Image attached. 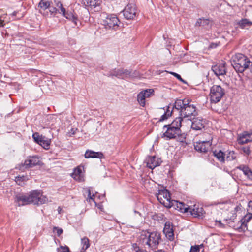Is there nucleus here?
Wrapping results in <instances>:
<instances>
[{"label":"nucleus","mask_w":252,"mask_h":252,"mask_svg":"<svg viewBox=\"0 0 252 252\" xmlns=\"http://www.w3.org/2000/svg\"><path fill=\"white\" fill-rule=\"evenodd\" d=\"M211 145L209 141H203L195 142L194 146L197 151L200 153H206L210 149Z\"/></svg>","instance_id":"obj_13"},{"label":"nucleus","mask_w":252,"mask_h":252,"mask_svg":"<svg viewBox=\"0 0 252 252\" xmlns=\"http://www.w3.org/2000/svg\"><path fill=\"white\" fill-rule=\"evenodd\" d=\"M4 26V21L1 19H0V27H3Z\"/></svg>","instance_id":"obj_50"},{"label":"nucleus","mask_w":252,"mask_h":252,"mask_svg":"<svg viewBox=\"0 0 252 252\" xmlns=\"http://www.w3.org/2000/svg\"><path fill=\"white\" fill-rule=\"evenodd\" d=\"M42 164L38 156H29L28 158L25 160L24 163L18 165L17 168L20 170H24L25 169L32 168L36 165H41Z\"/></svg>","instance_id":"obj_7"},{"label":"nucleus","mask_w":252,"mask_h":252,"mask_svg":"<svg viewBox=\"0 0 252 252\" xmlns=\"http://www.w3.org/2000/svg\"><path fill=\"white\" fill-rule=\"evenodd\" d=\"M61 12L63 15L65 17L66 19L72 20L76 25L77 24V17L75 16L71 12L66 11L65 9L63 6V5H61Z\"/></svg>","instance_id":"obj_23"},{"label":"nucleus","mask_w":252,"mask_h":252,"mask_svg":"<svg viewBox=\"0 0 252 252\" xmlns=\"http://www.w3.org/2000/svg\"><path fill=\"white\" fill-rule=\"evenodd\" d=\"M231 64L236 71L242 73L248 68L250 64L252 65V63L244 55L238 53L233 57Z\"/></svg>","instance_id":"obj_4"},{"label":"nucleus","mask_w":252,"mask_h":252,"mask_svg":"<svg viewBox=\"0 0 252 252\" xmlns=\"http://www.w3.org/2000/svg\"><path fill=\"white\" fill-rule=\"evenodd\" d=\"M174 108L179 111L180 116L182 121L183 118H187L188 120H191V117L197 115L196 107L193 104H190L188 99H177L174 104Z\"/></svg>","instance_id":"obj_2"},{"label":"nucleus","mask_w":252,"mask_h":252,"mask_svg":"<svg viewBox=\"0 0 252 252\" xmlns=\"http://www.w3.org/2000/svg\"><path fill=\"white\" fill-rule=\"evenodd\" d=\"M216 222L217 223H218V226L220 227H223L224 226V225L221 223V221L220 220H217L216 221Z\"/></svg>","instance_id":"obj_49"},{"label":"nucleus","mask_w":252,"mask_h":252,"mask_svg":"<svg viewBox=\"0 0 252 252\" xmlns=\"http://www.w3.org/2000/svg\"><path fill=\"white\" fill-rule=\"evenodd\" d=\"M199 248L198 246H191L189 252H199Z\"/></svg>","instance_id":"obj_43"},{"label":"nucleus","mask_w":252,"mask_h":252,"mask_svg":"<svg viewBox=\"0 0 252 252\" xmlns=\"http://www.w3.org/2000/svg\"><path fill=\"white\" fill-rule=\"evenodd\" d=\"M172 207H173L175 209H177L182 213L189 212V206H188L187 205L182 202L174 200H172L171 204V208Z\"/></svg>","instance_id":"obj_16"},{"label":"nucleus","mask_w":252,"mask_h":252,"mask_svg":"<svg viewBox=\"0 0 252 252\" xmlns=\"http://www.w3.org/2000/svg\"><path fill=\"white\" fill-rule=\"evenodd\" d=\"M54 2H55L56 6L59 7L60 10H61V5H63L61 2L60 0H54Z\"/></svg>","instance_id":"obj_45"},{"label":"nucleus","mask_w":252,"mask_h":252,"mask_svg":"<svg viewBox=\"0 0 252 252\" xmlns=\"http://www.w3.org/2000/svg\"><path fill=\"white\" fill-rule=\"evenodd\" d=\"M28 180L27 177L24 176H17L15 177V181L16 183L20 186H23L24 182Z\"/></svg>","instance_id":"obj_33"},{"label":"nucleus","mask_w":252,"mask_h":252,"mask_svg":"<svg viewBox=\"0 0 252 252\" xmlns=\"http://www.w3.org/2000/svg\"><path fill=\"white\" fill-rule=\"evenodd\" d=\"M252 141V133H248L244 132L242 135L240 136L238 141L239 144H243L247 143Z\"/></svg>","instance_id":"obj_24"},{"label":"nucleus","mask_w":252,"mask_h":252,"mask_svg":"<svg viewBox=\"0 0 252 252\" xmlns=\"http://www.w3.org/2000/svg\"><path fill=\"white\" fill-rule=\"evenodd\" d=\"M236 156L234 151H230L226 157V159L228 160H232L236 158Z\"/></svg>","instance_id":"obj_38"},{"label":"nucleus","mask_w":252,"mask_h":252,"mask_svg":"<svg viewBox=\"0 0 252 252\" xmlns=\"http://www.w3.org/2000/svg\"><path fill=\"white\" fill-rule=\"evenodd\" d=\"M51 13L56 14L57 13V11H58V9L54 7L50 8V9L49 10Z\"/></svg>","instance_id":"obj_46"},{"label":"nucleus","mask_w":252,"mask_h":252,"mask_svg":"<svg viewBox=\"0 0 252 252\" xmlns=\"http://www.w3.org/2000/svg\"><path fill=\"white\" fill-rule=\"evenodd\" d=\"M101 2L100 0H82V3L85 6L94 7V8L99 6Z\"/></svg>","instance_id":"obj_28"},{"label":"nucleus","mask_w":252,"mask_h":252,"mask_svg":"<svg viewBox=\"0 0 252 252\" xmlns=\"http://www.w3.org/2000/svg\"><path fill=\"white\" fill-rule=\"evenodd\" d=\"M213 155L220 162H224L225 154L221 150H215L213 152Z\"/></svg>","instance_id":"obj_29"},{"label":"nucleus","mask_w":252,"mask_h":252,"mask_svg":"<svg viewBox=\"0 0 252 252\" xmlns=\"http://www.w3.org/2000/svg\"><path fill=\"white\" fill-rule=\"evenodd\" d=\"M175 109L174 106L172 107V110H170V107L168 106L166 109V111H165L164 114H163L161 118L159 119V121H163L166 119H167L169 117H170L173 113V109Z\"/></svg>","instance_id":"obj_31"},{"label":"nucleus","mask_w":252,"mask_h":252,"mask_svg":"<svg viewBox=\"0 0 252 252\" xmlns=\"http://www.w3.org/2000/svg\"><path fill=\"white\" fill-rule=\"evenodd\" d=\"M212 22L208 19L200 18L195 23L196 26H202L205 28L211 27Z\"/></svg>","instance_id":"obj_27"},{"label":"nucleus","mask_w":252,"mask_h":252,"mask_svg":"<svg viewBox=\"0 0 252 252\" xmlns=\"http://www.w3.org/2000/svg\"><path fill=\"white\" fill-rule=\"evenodd\" d=\"M161 234L158 231L143 230L139 237V243L145 249H156L161 241Z\"/></svg>","instance_id":"obj_1"},{"label":"nucleus","mask_w":252,"mask_h":252,"mask_svg":"<svg viewBox=\"0 0 252 252\" xmlns=\"http://www.w3.org/2000/svg\"><path fill=\"white\" fill-rule=\"evenodd\" d=\"M86 158H99L101 159L104 158L103 154L101 152H94L92 150H87L85 155Z\"/></svg>","instance_id":"obj_20"},{"label":"nucleus","mask_w":252,"mask_h":252,"mask_svg":"<svg viewBox=\"0 0 252 252\" xmlns=\"http://www.w3.org/2000/svg\"><path fill=\"white\" fill-rule=\"evenodd\" d=\"M84 169L83 166H78L74 169L73 173H72V177L79 182H82L84 180V176L83 174V170Z\"/></svg>","instance_id":"obj_18"},{"label":"nucleus","mask_w":252,"mask_h":252,"mask_svg":"<svg viewBox=\"0 0 252 252\" xmlns=\"http://www.w3.org/2000/svg\"><path fill=\"white\" fill-rule=\"evenodd\" d=\"M53 232H56L57 235L59 237L63 232V230L62 228H60L58 227L54 226L53 229Z\"/></svg>","instance_id":"obj_39"},{"label":"nucleus","mask_w":252,"mask_h":252,"mask_svg":"<svg viewBox=\"0 0 252 252\" xmlns=\"http://www.w3.org/2000/svg\"><path fill=\"white\" fill-rule=\"evenodd\" d=\"M72 134H74V133H75L74 131H72Z\"/></svg>","instance_id":"obj_55"},{"label":"nucleus","mask_w":252,"mask_h":252,"mask_svg":"<svg viewBox=\"0 0 252 252\" xmlns=\"http://www.w3.org/2000/svg\"><path fill=\"white\" fill-rule=\"evenodd\" d=\"M154 93L153 89H147L140 92L137 95V101L141 106L145 105V99L149 97Z\"/></svg>","instance_id":"obj_11"},{"label":"nucleus","mask_w":252,"mask_h":252,"mask_svg":"<svg viewBox=\"0 0 252 252\" xmlns=\"http://www.w3.org/2000/svg\"><path fill=\"white\" fill-rule=\"evenodd\" d=\"M159 202L167 208H171L172 200L171 199L169 192L166 189L159 190L157 194Z\"/></svg>","instance_id":"obj_8"},{"label":"nucleus","mask_w":252,"mask_h":252,"mask_svg":"<svg viewBox=\"0 0 252 252\" xmlns=\"http://www.w3.org/2000/svg\"><path fill=\"white\" fill-rule=\"evenodd\" d=\"M72 134H74V133H75L74 131H72Z\"/></svg>","instance_id":"obj_56"},{"label":"nucleus","mask_w":252,"mask_h":252,"mask_svg":"<svg viewBox=\"0 0 252 252\" xmlns=\"http://www.w3.org/2000/svg\"><path fill=\"white\" fill-rule=\"evenodd\" d=\"M182 119L176 118L170 124L165 125L164 127H167V130L163 134L166 139L174 138L181 134Z\"/></svg>","instance_id":"obj_3"},{"label":"nucleus","mask_w":252,"mask_h":252,"mask_svg":"<svg viewBox=\"0 0 252 252\" xmlns=\"http://www.w3.org/2000/svg\"><path fill=\"white\" fill-rule=\"evenodd\" d=\"M81 245H82L81 250L80 252H85L86 250L90 247L89 239L84 237L81 239Z\"/></svg>","instance_id":"obj_30"},{"label":"nucleus","mask_w":252,"mask_h":252,"mask_svg":"<svg viewBox=\"0 0 252 252\" xmlns=\"http://www.w3.org/2000/svg\"><path fill=\"white\" fill-rule=\"evenodd\" d=\"M250 25H252V22H250Z\"/></svg>","instance_id":"obj_57"},{"label":"nucleus","mask_w":252,"mask_h":252,"mask_svg":"<svg viewBox=\"0 0 252 252\" xmlns=\"http://www.w3.org/2000/svg\"><path fill=\"white\" fill-rule=\"evenodd\" d=\"M189 212L195 217H202L204 211L202 207H199L198 205L195 204L193 206H189Z\"/></svg>","instance_id":"obj_17"},{"label":"nucleus","mask_w":252,"mask_h":252,"mask_svg":"<svg viewBox=\"0 0 252 252\" xmlns=\"http://www.w3.org/2000/svg\"><path fill=\"white\" fill-rule=\"evenodd\" d=\"M155 252H165V251L163 250L160 249V250H158L157 251H156Z\"/></svg>","instance_id":"obj_51"},{"label":"nucleus","mask_w":252,"mask_h":252,"mask_svg":"<svg viewBox=\"0 0 252 252\" xmlns=\"http://www.w3.org/2000/svg\"><path fill=\"white\" fill-rule=\"evenodd\" d=\"M60 248L61 250L58 249V252H70L69 248L67 246H61Z\"/></svg>","instance_id":"obj_40"},{"label":"nucleus","mask_w":252,"mask_h":252,"mask_svg":"<svg viewBox=\"0 0 252 252\" xmlns=\"http://www.w3.org/2000/svg\"><path fill=\"white\" fill-rule=\"evenodd\" d=\"M88 198L90 199V200L94 201V195L93 194V195L91 196L90 190H88Z\"/></svg>","instance_id":"obj_47"},{"label":"nucleus","mask_w":252,"mask_h":252,"mask_svg":"<svg viewBox=\"0 0 252 252\" xmlns=\"http://www.w3.org/2000/svg\"><path fill=\"white\" fill-rule=\"evenodd\" d=\"M234 227V229L238 230L239 232H245L246 230L252 231V229L249 228L247 223H245L241 220Z\"/></svg>","instance_id":"obj_25"},{"label":"nucleus","mask_w":252,"mask_h":252,"mask_svg":"<svg viewBox=\"0 0 252 252\" xmlns=\"http://www.w3.org/2000/svg\"><path fill=\"white\" fill-rule=\"evenodd\" d=\"M242 150L243 152L247 155H249L250 153V148L248 147H243Z\"/></svg>","instance_id":"obj_44"},{"label":"nucleus","mask_w":252,"mask_h":252,"mask_svg":"<svg viewBox=\"0 0 252 252\" xmlns=\"http://www.w3.org/2000/svg\"><path fill=\"white\" fill-rule=\"evenodd\" d=\"M163 233L165 235L166 238L170 241H172L174 238L173 226L171 222H166L165 223L163 228Z\"/></svg>","instance_id":"obj_15"},{"label":"nucleus","mask_w":252,"mask_h":252,"mask_svg":"<svg viewBox=\"0 0 252 252\" xmlns=\"http://www.w3.org/2000/svg\"><path fill=\"white\" fill-rule=\"evenodd\" d=\"M251 219H252V213H250L246 215L244 218L241 219V220L243 222L245 223H247L248 225V223H250L249 221Z\"/></svg>","instance_id":"obj_36"},{"label":"nucleus","mask_w":252,"mask_h":252,"mask_svg":"<svg viewBox=\"0 0 252 252\" xmlns=\"http://www.w3.org/2000/svg\"><path fill=\"white\" fill-rule=\"evenodd\" d=\"M16 198L17 201H22L23 202L22 205L30 204L29 195L17 196Z\"/></svg>","instance_id":"obj_32"},{"label":"nucleus","mask_w":252,"mask_h":252,"mask_svg":"<svg viewBox=\"0 0 252 252\" xmlns=\"http://www.w3.org/2000/svg\"><path fill=\"white\" fill-rule=\"evenodd\" d=\"M30 203L34 205H41L48 201V198L42 195L40 191L35 190L31 191L29 195Z\"/></svg>","instance_id":"obj_6"},{"label":"nucleus","mask_w":252,"mask_h":252,"mask_svg":"<svg viewBox=\"0 0 252 252\" xmlns=\"http://www.w3.org/2000/svg\"><path fill=\"white\" fill-rule=\"evenodd\" d=\"M119 22L118 18L115 15H109L105 20L103 21L104 26L107 29H116L119 27L118 25Z\"/></svg>","instance_id":"obj_10"},{"label":"nucleus","mask_w":252,"mask_h":252,"mask_svg":"<svg viewBox=\"0 0 252 252\" xmlns=\"http://www.w3.org/2000/svg\"><path fill=\"white\" fill-rule=\"evenodd\" d=\"M34 141L40 145L45 149H49L51 144V140L42 135H40L38 132H35L32 134Z\"/></svg>","instance_id":"obj_9"},{"label":"nucleus","mask_w":252,"mask_h":252,"mask_svg":"<svg viewBox=\"0 0 252 252\" xmlns=\"http://www.w3.org/2000/svg\"><path fill=\"white\" fill-rule=\"evenodd\" d=\"M237 168L241 170L249 179L252 181V171L247 166L240 165Z\"/></svg>","instance_id":"obj_26"},{"label":"nucleus","mask_w":252,"mask_h":252,"mask_svg":"<svg viewBox=\"0 0 252 252\" xmlns=\"http://www.w3.org/2000/svg\"><path fill=\"white\" fill-rule=\"evenodd\" d=\"M128 75L129 76V77H130L132 78H135V77H137L139 76V72L136 70H134V71L131 70L130 71H128H128H127V76Z\"/></svg>","instance_id":"obj_37"},{"label":"nucleus","mask_w":252,"mask_h":252,"mask_svg":"<svg viewBox=\"0 0 252 252\" xmlns=\"http://www.w3.org/2000/svg\"><path fill=\"white\" fill-rule=\"evenodd\" d=\"M249 228L252 229V227L251 223H248Z\"/></svg>","instance_id":"obj_52"},{"label":"nucleus","mask_w":252,"mask_h":252,"mask_svg":"<svg viewBox=\"0 0 252 252\" xmlns=\"http://www.w3.org/2000/svg\"><path fill=\"white\" fill-rule=\"evenodd\" d=\"M126 9V7H125L123 11V12H125V10Z\"/></svg>","instance_id":"obj_54"},{"label":"nucleus","mask_w":252,"mask_h":252,"mask_svg":"<svg viewBox=\"0 0 252 252\" xmlns=\"http://www.w3.org/2000/svg\"><path fill=\"white\" fill-rule=\"evenodd\" d=\"M161 162V159L155 156H149L145 160L147 166L152 169L159 166Z\"/></svg>","instance_id":"obj_12"},{"label":"nucleus","mask_w":252,"mask_h":252,"mask_svg":"<svg viewBox=\"0 0 252 252\" xmlns=\"http://www.w3.org/2000/svg\"><path fill=\"white\" fill-rule=\"evenodd\" d=\"M17 13V12H16V11L13 12V13H12V15H13V16H16V15Z\"/></svg>","instance_id":"obj_53"},{"label":"nucleus","mask_w":252,"mask_h":252,"mask_svg":"<svg viewBox=\"0 0 252 252\" xmlns=\"http://www.w3.org/2000/svg\"><path fill=\"white\" fill-rule=\"evenodd\" d=\"M167 72H169L171 74L173 75L174 76L176 77L180 81H181L183 82H185L184 80L182 78L181 76L179 74H178L175 72H168V71H167Z\"/></svg>","instance_id":"obj_42"},{"label":"nucleus","mask_w":252,"mask_h":252,"mask_svg":"<svg viewBox=\"0 0 252 252\" xmlns=\"http://www.w3.org/2000/svg\"><path fill=\"white\" fill-rule=\"evenodd\" d=\"M225 63H221L214 65L212 67V71L217 76L223 75L226 73Z\"/></svg>","instance_id":"obj_14"},{"label":"nucleus","mask_w":252,"mask_h":252,"mask_svg":"<svg viewBox=\"0 0 252 252\" xmlns=\"http://www.w3.org/2000/svg\"><path fill=\"white\" fill-rule=\"evenodd\" d=\"M105 75L108 76H115L118 78L124 79L126 77V72L123 69H115Z\"/></svg>","instance_id":"obj_21"},{"label":"nucleus","mask_w":252,"mask_h":252,"mask_svg":"<svg viewBox=\"0 0 252 252\" xmlns=\"http://www.w3.org/2000/svg\"><path fill=\"white\" fill-rule=\"evenodd\" d=\"M204 125L203 120L198 118H193L191 124V128L195 130H200L204 128Z\"/></svg>","instance_id":"obj_22"},{"label":"nucleus","mask_w":252,"mask_h":252,"mask_svg":"<svg viewBox=\"0 0 252 252\" xmlns=\"http://www.w3.org/2000/svg\"><path fill=\"white\" fill-rule=\"evenodd\" d=\"M247 211L252 212V201H250L248 203Z\"/></svg>","instance_id":"obj_48"},{"label":"nucleus","mask_w":252,"mask_h":252,"mask_svg":"<svg viewBox=\"0 0 252 252\" xmlns=\"http://www.w3.org/2000/svg\"><path fill=\"white\" fill-rule=\"evenodd\" d=\"M250 21L247 19L241 20L238 23L240 27L242 28H245L246 26L250 25Z\"/></svg>","instance_id":"obj_35"},{"label":"nucleus","mask_w":252,"mask_h":252,"mask_svg":"<svg viewBox=\"0 0 252 252\" xmlns=\"http://www.w3.org/2000/svg\"><path fill=\"white\" fill-rule=\"evenodd\" d=\"M213 47H216V45L215 46V45H213Z\"/></svg>","instance_id":"obj_58"},{"label":"nucleus","mask_w":252,"mask_h":252,"mask_svg":"<svg viewBox=\"0 0 252 252\" xmlns=\"http://www.w3.org/2000/svg\"><path fill=\"white\" fill-rule=\"evenodd\" d=\"M38 7L43 9H46L50 7V2L41 0L38 4Z\"/></svg>","instance_id":"obj_34"},{"label":"nucleus","mask_w":252,"mask_h":252,"mask_svg":"<svg viewBox=\"0 0 252 252\" xmlns=\"http://www.w3.org/2000/svg\"><path fill=\"white\" fill-rule=\"evenodd\" d=\"M132 247L136 252H144L143 250L141 249L136 243H133L132 245Z\"/></svg>","instance_id":"obj_41"},{"label":"nucleus","mask_w":252,"mask_h":252,"mask_svg":"<svg viewBox=\"0 0 252 252\" xmlns=\"http://www.w3.org/2000/svg\"><path fill=\"white\" fill-rule=\"evenodd\" d=\"M137 11L135 4L131 3L127 5V20L133 19L136 17Z\"/></svg>","instance_id":"obj_19"},{"label":"nucleus","mask_w":252,"mask_h":252,"mask_svg":"<svg viewBox=\"0 0 252 252\" xmlns=\"http://www.w3.org/2000/svg\"><path fill=\"white\" fill-rule=\"evenodd\" d=\"M224 90L220 85H213L210 89V97L211 102H219L225 94Z\"/></svg>","instance_id":"obj_5"}]
</instances>
